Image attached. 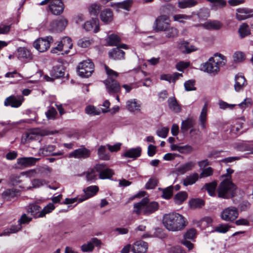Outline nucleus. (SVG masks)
I'll return each mask as SVG.
<instances>
[{
  "mask_svg": "<svg viewBox=\"0 0 253 253\" xmlns=\"http://www.w3.org/2000/svg\"><path fill=\"white\" fill-rule=\"evenodd\" d=\"M163 222L164 226L170 231L182 230L186 226L184 217L176 212L165 214Z\"/></svg>",
  "mask_w": 253,
  "mask_h": 253,
  "instance_id": "f257e3e1",
  "label": "nucleus"
},
{
  "mask_svg": "<svg viewBox=\"0 0 253 253\" xmlns=\"http://www.w3.org/2000/svg\"><path fill=\"white\" fill-rule=\"evenodd\" d=\"M231 175H223L225 178L220 183L217 188V192L219 198L229 199L236 195L237 187L232 182Z\"/></svg>",
  "mask_w": 253,
  "mask_h": 253,
  "instance_id": "f03ea898",
  "label": "nucleus"
},
{
  "mask_svg": "<svg viewBox=\"0 0 253 253\" xmlns=\"http://www.w3.org/2000/svg\"><path fill=\"white\" fill-rule=\"evenodd\" d=\"M107 78L104 81L107 92L110 94H116L121 91V87L120 84L116 80L118 74L110 69L106 65H104Z\"/></svg>",
  "mask_w": 253,
  "mask_h": 253,
  "instance_id": "7ed1b4c3",
  "label": "nucleus"
},
{
  "mask_svg": "<svg viewBox=\"0 0 253 253\" xmlns=\"http://www.w3.org/2000/svg\"><path fill=\"white\" fill-rule=\"evenodd\" d=\"M133 212L139 215L143 212L144 214L148 215L155 211L159 208V204L156 202H149L147 198H143L140 202L135 203L133 206Z\"/></svg>",
  "mask_w": 253,
  "mask_h": 253,
  "instance_id": "20e7f679",
  "label": "nucleus"
},
{
  "mask_svg": "<svg viewBox=\"0 0 253 253\" xmlns=\"http://www.w3.org/2000/svg\"><path fill=\"white\" fill-rule=\"evenodd\" d=\"M94 66L90 60L88 59L80 62L77 67V71L80 76L88 78L94 71Z\"/></svg>",
  "mask_w": 253,
  "mask_h": 253,
  "instance_id": "39448f33",
  "label": "nucleus"
},
{
  "mask_svg": "<svg viewBox=\"0 0 253 253\" xmlns=\"http://www.w3.org/2000/svg\"><path fill=\"white\" fill-rule=\"evenodd\" d=\"M53 41L51 36L46 37V38H40L33 43L34 47L41 52L47 50L50 47V43Z\"/></svg>",
  "mask_w": 253,
  "mask_h": 253,
  "instance_id": "423d86ee",
  "label": "nucleus"
},
{
  "mask_svg": "<svg viewBox=\"0 0 253 253\" xmlns=\"http://www.w3.org/2000/svg\"><path fill=\"white\" fill-rule=\"evenodd\" d=\"M68 24V20L64 17H61L51 21L49 25L48 30L52 32H61Z\"/></svg>",
  "mask_w": 253,
  "mask_h": 253,
  "instance_id": "0eeeda50",
  "label": "nucleus"
},
{
  "mask_svg": "<svg viewBox=\"0 0 253 253\" xmlns=\"http://www.w3.org/2000/svg\"><path fill=\"white\" fill-rule=\"evenodd\" d=\"M170 25L169 17L166 15H162L155 20L153 29L156 32L164 31Z\"/></svg>",
  "mask_w": 253,
  "mask_h": 253,
  "instance_id": "6e6552de",
  "label": "nucleus"
},
{
  "mask_svg": "<svg viewBox=\"0 0 253 253\" xmlns=\"http://www.w3.org/2000/svg\"><path fill=\"white\" fill-rule=\"evenodd\" d=\"M200 69L205 72L212 75H215L219 72V68L215 64V59L213 57L210 58L207 62L201 64Z\"/></svg>",
  "mask_w": 253,
  "mask_h": 253,
  "instance_id": "1a4fd4ad",
  "label": "nucleus"
},
{
  "mask_svg": "<svg viewBox=\"0 0 253 253\" xmlns=\"http://www.w3.org/2000/svg\"><path fill=\"white\" fill-rule=\"evenodd\" d=\"M73 44L71 39L68 37H64L58 43L57 45L51 50L52 52H55V50L63 51L65 54H68L69 50L72 48Z\"/></svg>",
  "mask_w": 253,
  "mask_h": 253,
  "instance_id": "9d476101",
  "label": "nucleus"
},
{
  "mask_svg": "<svg viewBox=\"0 0 253 253\" xmlns=\"http://www.w3.org/2000/svg\"><path fill=\"white\" fill-rule=\"evenodd\" d=\"M238 211L234 207L225 209L221 213V218L225 221H233L238 216Z\"/></svg>",
  "mask_w": 253,
  "mask_h": 253,
  "instance_id": "9b49d317",
  "label": "nucleus"
},
{
  "mask_svg": "<svg viewBox=\"0 0 253 253\" xmlns=\"http://www.w3.org/2000/svg\"><path fill=\"white\" fill-rule=\"evenodd\" d=\"M24 100L22 95H10L5 98L4 101L5 106H10L12 108H18L22 105Z\"/></svg>",
  "mask_w": 253,
  "mask_h": 253,
  "instance_id": "f8f14e48",
  "label": "nucleus"
},
{
  "mask_svg": "<svg viewBox=\"0 0 253 253\" xmlns=\"http://www.w3.org/2000/svg\"><path fill=\"white\" fill-rule=\"evenodd\" d=\"M39 158L34 157H23L18 158L15 164V167L17 169H22L26 167L34 165L39 160Z\"/></svg>",
  "mask_w": 253,
  "mask_h": 253,
  "instance_id": "ddd939ff",
  "label": "nucleus"
},
{
  "mask_svg": "<svg viewBox=\"0 0 253 253\" xmlns=\"http://www.w3.org/2000/svg\"><path fill=\"white\" fill-rule=\"evenodd\" d=\"M17 58L19 60L25 63H28L33 59L31 51L25 47H20L17 50Z\"/></svg>",
  "mask_w": 253,
  "mask_h": 253,
  "instance_id": "4468645a",
  "label": "nucleus"
},
{
  "mask_svg": "<svg viewBox=\"0 0 253 253\" xmlns=\"http://www.w3.org/2000/svg\"><path fill=\"white\" fill-rule=\"evenodd\" d=\"M90 152L87 149L82 147L76 149L69 154V158L86 159L89 157Z\"/></svg>",
  "mask_w": 253,
  "mask_h": 253,
  "instance_id": "2eb2a0df",
  "label": "nucleus"
},
{
  "mask_svg": "<svg viewBox=\"0 0 253 253\" xmlns=\"http://www.w3.org/2000/svg\"><path fill=\"white\" fill-rule=\"evenodd\" d=\"M99 191V188L97 186H90L84 189L83 191L84 195L80 198L79 202H82L94 196H95Z\"/></svg>",
  "mask_w": 253,
  "mask_h": 253,
  "instance_id": "dca6fc26",
  "label": "nucleus"
},
{
  "mask_svg": "<svg viewBox=\"0 0 253 253\" xmlns=\"http://www.w3.org/2000/svg\"><path fill=\"white\" fill-rule=\"evenodd\" d=\"M253 16V10L248 8H240L236 10V17L242 21Z\"/></svg>",
  "mask_w": 253,
  "mask_h": 253,
  "instance_id": "f3484780",
  "label": "nucleus"
},
{
  "mask_svg": "<svg viewBox=\"0 0 253 253\" xmlns=\"http://www.w3.org/2000/svg\"><path fill=\"white\" fill-rule=\"evenodd\" d=\"M49 9L53 14L58 15L63 12L64 5L61 0H52L49 5Z\"/></svg>",
  "mask_w": 253,
  "mask_h": 253,
  "instance_id": "a211bd4d",
  "label": "nucleus"
},
{
  "mask_svg": "<svg viewBox=\"0 0 253 253\" xmlns=\"http://www.w3.org/2000/svg\"><path fill=\"white\" fill-rule=\"evenodd\" d=\"M96 172L99 174H114L113 171L104 164L96 165L93 168L90 169V171H87L85 174H93Z\"/></svg>",
  "mask_w": 253,
  "mask_h": 253,
  "instance_id": "6ab92c4d",
  "label": "nucleus"
},
{
  "mask_svg": "<svg viewBox=\"0 0 253 253\" xmlns=\"http://www.w3.org/2000/svg\"><path fill=\"white\" fill-rule=\"evenodd\" d=\"M148 244L142 240L136 241L133 243L131 251L133 253H145L148 249Z\"/></svg>",
  "mask_w": 253,
  "mask_h": 253,
  "instance_id": "aec40b11",
  "label": "nucleus"
},
{
  "mask_svg": "<svg viewBox=\"0 0 253 253\" xmlns=\"http://www.w3.org/2000/svg\"><path fill=\"white\" fill-rule=\"evenodd\" d=\"M247 84V82L243 76L240 74L235 76L234 86L236 91L239 92L242 90Z\"/></svg>",
  "mask_w": 253,
  "mask_h": 253,
  "instance_id": "412c9836",
  "label": "nucleus"
},
{
  "mask_svg": "<svg viewBox=\"0 0 253 253\" xmlns=\"http://www.w3.org/2000/svg\"><path fill=\"white\" fill-rule=\"evenodd\" d=\"M208 104L205 103L203 107L199 117V125L203 130L207 127Z\"/></svg>",
  "mask_w": 253,
  "mask_h": 253,
  "instance_id": "4be33fe9",
  "label": "nucleus"
},
{
  "mask_svg": "<svg viewBox=\"0 0 253 253\" xmlns=\"http://www.w3.org/2000/svg\"><path fill=\"white\" fill-rule=\"evenodd\" d=\"M222 23L217 20H210L206 22L200 26L207 30H219L222 27Z\"/></svg>",
  "mask_w": 253,
  "mask_h": 253,
  "instance_id": "5701e85b",
  "label": "nucleus"
},
{
  "mask_svg": "<svg viewBox=\"0 0 253 253\" xmlns=\"http://www.w3.org/2000/svg\"><path fill=\"white\" fill-rule=\"evenodd\" d=\"M83 28L87 31L94 29V32L97 33L99 31L98 20L97 19H92L91 21H86L83 25Z\"/></svg>",
  "mask_w": 253,
  "mask_h": 253,
  "instance_id": "b1692460",
  "label": "nucleus"
},
{
  "mask_svg": "<svg viewBox=\"0 0 253 253\" xmlns=\"http://www.w3.org/2000/svg\"><path fill=\"white\" fill-rule=\"evenodd\" d=\"M64 66L61 64L55 66L50 71V75L55 79L62 77L64 75Z\"/></svg>",
  "mask_w": 253,
  "mask_h": 253,
  "instance_id": "393cba45",
  "label": "nucleus"
},
{
  "mask_svg": "<svg viewBox=\"0 0 253 253\" xmlns=\"http://www.w3.org/2000/svg\"><path fill=\"white\" fill-rule=\"evenodd\" d=\"M126 107L131 112H138L140 111L141 104L136 99H133L126 102Z\"/></svg>",
  "mask_w": 253,
  "mask_h": 253,
  "instance_id": "a878e982",
  "label": "nucleus"
},
{
  "mask_svg": "<svg viewBox=\"0 0 253 253\" xmlns=\"http://www.w3.org/2000/svg\"><path fill=\"white\" fill-rule=\"evenodd\" d=\"M165 37L169 39H173L178 37L179 32L175 27L169 25L164 31Z\"/></svg>",
  "mask_w": 253,
  "mask_h": 253,
  "instance_id": "bb28decb",
  "label": "nucleus"
},
{
  "mask_svg": "<svg viewBox=\"0 0 253 253\" xmlns=\"http://www.w3.org/2000/svg\"><path fill=\"white\" fill-rule=\"evenodd\" d=\"M141 148L140 147H137L136 148H131L126 151L125 154V157L126 158H130L133 159H136L141 156Z\"/></svg>",
  "mask_w": 253,
  "mask_h": 253,
  "instance_id": "cd10ccee",
  "label": "nucleus"
},
{
  "mask_svg": "<svg viewBox=\"0 0 253 253\" xmlns=\"http://www.w3.org/2000/svg\"><path fill=\"white\" fill-rule=\"evenodd\" d=\"M100 17L101 20L105 23H108L111 22L113 19V14L112 10L110 9H106L101 11Z\"/></svg>",
  "mask_w": 253,
  "mask_h": 253,
  "instance_id": "c85d7f7f",
  "label": "nucleus"
},
{
  "mask_svg": "<svg viewBox=\"0 0 253 253\" xmlns=\"http://www.w3.org/2000/svg\"><path fill=\"white\" fill-rule=\"evenodd\" d=\"M125 52L118 47L114 48L109 53L110 58L114 60H121L124 58Z\"/></svg>",
  "mask_w": 253,
  "mask_h": 253,
  "instance_id": "c756f323",
  "label": "nucleus"
},
{
  "mask_svg": "<svg viewBox=\"0 0 253 253\" xmlns=\"http://www.w3.org/2000/svg\"><path fill=\"white\" fill-rule=\"evenodd\" d=\"M217 188V182L213 181L211 182L206 183L203 189H205L208 192L209 195L214 197L216 195L215 191Z\"/></svg>",
  "mask_w": 253,
  "mask_h": 253,
  "instance_id": "7c9ffc66",
  "label": "nucleus"
},
{
  "mask_svg": "<svg viewBox=\"0 0 253 253\" xmlns=\"http://www.w3.org/2000/svg\"><path fill=\"white\" fill-rule=\"evenodd\" d=\"M41 208L37 204H30L27 208V211L35 217H40Z\"/></svg>",
  "mask_w": 253,
  "mask_h": 253,
  "instance_id": "2f4dec72",
  "label": "nucleus"
},
{
  "mask_svg": "<svg viewBox=\"0 0 253 253\" xmlns=\"http://www.w3.org/2000/svg\"><path fill=\"white\" fill-rule=\"evenodd\" d=\"M132 1L131 0H124L121 2L114 3L113 6H114L117 11H120V9L129 10L131 6Z\"/></svg>",
  "mask_w": 253,
  "mask_h": 253,
  "instance_id": "473e14b6",
  "label": "nucleus"
},
{
  "mask_svg": "<svg viewBox=\"0 0 253 253\" xmlns=\"http://www.w3.org/2000/svg\"><path fill=\"white\" fill-rule=\"evenodd\" d=\"M18 195L19 191L14 189H7L2 194L3 198L7 201H10Z\"/></svg>",
  "mask_w": 253,
  "mask_h": 253,
  "instance_id": "72a5a7b5",
  "label": "nucleus"
},
{
  "mask_svg": "<svg viewBox=\"0 0 253 253\" xmlns=\"http://www.w3.org/2000/svg\"><path fill=\"white\" fill-rule=\"evenodd\" d=\"M168 103L170 110L175 113L180 112L181 108L174 97H169L168 100Z\"/></svg>",
  "mask_w": 253,
  "mask_h": 253,
  "instance_id": "f704fd0d",
  "label": "nucleus"
},
{
  "mask_svg": "<svg viewBox=\"0 0 253 253\" xmlns=\"http://www.w3.org/2000/svg\"><path fill=\"white\" fill-rule=\"evenodd\" d=\"M40 136L33 132H26L25 133L22 138V141L24 143L30 142L33 140L39 139Z\"/></svg>",
  "mask_w": 253,
  "mask_h": 253,
  "instance_id": "c9c22d12",
  "label": "nucleus"
},
{
  "mask_svg": "<svg viewBox=\"0 0 253 253\" xmlns=\"http://www.w3.org/2000/svg\"><path fill=\"white\" fill-rule=\"evenodd\" d=\"M56 146L53 145H45L41 148L39 150V153L43 156L51 155V154L55 150Z\"/></svg>",
  "mask_w": 253,
  "mask_h": 253,
  "instance_id": "e433bc0d",
  "label": "nucleus"
},
{
  "mask_svg": "<svg viewBox=\"0 0 253 253\" xmlns=\"http://www.w3.org/2000/svg\"><path fill=\"white\" fill-rule=\"evenodd\" d=\"M213 57H214V58H218V59H215V64L218 66L219 70L220 69V67L224 66L227 62L226 57L220 53H215Z\"/></svg>",
  "mask_w": 253,
  "mask_h": 253,
  "instance_id": "4c0bfd02",
  "label": "nucleus"
},
{
  "mask_svg": "<svg viewBox=\"0 0 253 253\" xmlns=\"http://www.w3.org/2000/svg\"><path fill=\"white\" fill-rule=\"evenodd\" d=\"M98 157L102 160H108L110 159V155L105 146H101L99 147L97 152Z\"/></svg>",
  "mask_w": 253,
  "mask_h": 253,
  "instance_id": "58836bf2",
  "label": "nucleus"
},
{
  "mask_svg": "<svg viewBox=\"0 0 253 253\" xmlns=\"http://www.w3.org/2000/svg\"><path fill=\"white\" fill-rule=\"evenodd\" d=\"M187 198L186 192L182 191L177 193L174 197V201L177 205L181 204Z\"/></svg>",
  "mask_w": 253,
  "mask_h": 253,
  "instance_id": "ea45409f",
  "label": "nucleus"
},
{
  "mask_svg": "<svg viewBox=\"0 0 253 253\" xmlns=\"http://www.w3.org/2000/svg\"><path fill=\"white\" fill-rule=\"evenodd\" d=\"M195 164L193 162H188L182 165L177 169L178 172L181 173H185L189 170L192 169L195 166Z\"/></svg>",
  "mask_w": 253,
  "mask_h": 253,
  "instance_id": "a19ab883",
  "label": "nucleus"
},
{
  "mask_svg": "<svg viewBox=\"0 0 253 253\" xmlns=\"http://www.w3.org/2000/svg\"><path fill=\"white\" fill-rule=\"evenodd\" d=\"M197 3L196 0H183L178 2V6L180 8L191 7L196 5Z\"/></svg>",
  "mask_w": 253,
  "mask_h": 253,
  "instance_id": "79ce46f5",
  "label": "nucleus"
},
{
  "mask_svg": "<svg viewBox=\"0 0 253 253\" xmlns=\"http://www.w3.org/2000/svg\"><path fill=\"white\" fill-rule=\"evenodd\" d=\"M212 219L210 217H205L201 219L198 222V226L204 229L211 226Z\"/></svg>",
  "mask_w": 253,
  "mask_h": 253,
  "instance_id": "37998d69",
  "label": "nucleus"
},
{
  "mask_svg": "<svg viewBox=\"0 0 253 253\" xmlns=\"http://www.w3.org/2000/svg\"><path fill=\"white\" fill-rule=\"evenodd\" d=\"M194 125V122L192 119H188L183 121L181 123V129L183 132H185L192 127Z\"/></svg>",
  "mask_w": 253,
  "mask_h": 253,
  "instance_id": "c03bdc74",
  "label": "nucleus"
},
{
  "mask_svg": "<svg viewBox=\"0 0 253 253\" xmlns=\"http://www.w3.org/2000/svg\"><path fill=\"white\" fill-rule=\"evenodd\" d=\"M239 33L242 38H244L246 36L250 34V30L249 26L246 23H243L239 29Z\"/></svg>",
  "mask_w": 253,
  "mask_h": 253,
  "instance_id": "a18cd8bd",
  "label": "nucleus"
},
{
  "mask_svg": "<svg viewBox=\"0 0 253 253\" xmlns=\"http://www.w3.org/2000/svg\"><path fill=\"white\" fill-rule=\"evenodd\" d=\"M120 42V38L116 35L112 34L108 36L107 42L111 46L117 45Z\"/></svg>",
  "mask_w": 253,
  "mask_h": 253,
  "instance_id": "49530a36",
  "label": "nucleus"
},
{
  "mask_svg": "<svg viewBox=\"0 0 253 253\" xmlns=\"http://www.w3.org/2000/svg\"><path fill=\"white\" fill-rule=\"evenodd\" d=\"M189 205L191 208H200L204 205V202L200 199H193L189 201Z\"/></svg>",
  "mask_w": 253,
  "mask_h": 253,
  "instance_id": "de8ad7c7",
  "label": "nucleus"
},
{
  "mask_svg": "<svg viewBox=\"0 0 253 253\" xmlns=\"http://www.w3.org/2000/svg\"><path fill=\"white\" fill-rule=\"evenodd\" d=\"M101 6L100 4L94 3L90 5L89 11L91 15L97 16L101 10Z\"/></svg>",
  "mask_w": 253,
  "mask_h": 253,
  "instance_id": "09e8293b",
  "label": "nucleus"
},
{
  "mask_svg": "<svg viewBox=\"0 0 253 253\" xmlns=\"http://www.w3.org/2000/svg\"><path fill=\"white\" fill-rule=\"evenodd\" d=\"M54 209L53 204H48L41 211L39 214V217H43L46 214L51 212Z\"/></svg>",
  "mask_w": 253,
  "mask_h": 253,
  "instance_id": "8fccbe9b",
  "label": "nucleus"
},
{
  "mask_svg": "<svg viewBox=\"0 0 253 253\" xmlns=\"http://www.w3.org/2000/svg\"><path fill=\"white\" fill-rule=\"evenodd\" d=\"M198 178V175H190L188 176L183 180V184L185 186L193 184L196 182Z\"/></svg>",
  "mask_w": 253,
  "mask_h": 253,
  "instance_id": "3c124183",
  "label": "nucleus"
},
{
  "mask_svg": "<svg viewBox=\"0 0 253 253\" xmlns=\"http://www.w3.org/2000/svg\"><path fill=\"white\" fill-rule=\"evenodd\" d=\"M196 230L191 228L188 230L184 234L183 238L187 240H194L196 237Z\"/></svg>",
  "mask_w": 253,
  "mask_h": 253,
  "instance_id": "603ef678",
  "label": "nucleus"
},
{
  "mask_svg": "<svg viewBox=\"0 0 253 253\" xmlns=\"http://www.w3.org/2000/svg\"><path fill=\"white\" fill-rule=\"evenodd\" d=\"M85 112L89 115H98L100 114L101 111L94 106L89 105L86 107Z\"/></svg>",
  "mask_w": 253,
  "mask_h": 253,
  "instance_id": "864d4df0",
  "label": "nucleus"
},
{
  "mask_svg": "<svg viewBox=\"0 0 253 253\" xmlns=\"http://www.w3.org/2000/svg\"><path fill=\"white\" fill-rule=\"evenodd\" d=\"M181 48L182 52L184 53H189L196 50L194 45H191L189 46L187 42H183L182 44Z\"/></svg>",
  "mask_w": 253,
  "mask_h": 253,
  "instance_id": "5fc2aeb1",
  "label": "nucleus"
},
{
  "mask_svg": "<svg viewBox=\"0 0 253 253\" xmlns=\"http://www.w3.org/2000/svg\"><path fill=\"white\" fill-rule=\"evenodd\" d=\"M173 20L175 21H177L180 23H184L185 20H189L192 18L191 15H187L186 14H176L173 17Z\"/></svg>",
  "mask_w": 253,
  "mask_h": 253,
  "instance_id": "6e6d98bb",
  "label": "nucleus"
},
{
  "mask_svg": "<svg viewBox=\"0 0 253 253\" xmlns=\"http://www.w3.org/2000/svg\"><path fill=\"white\" fill-rule=\"evenodd\" d=\"M173 187L172 186H169L166 188L163 189L162 197L166 199H170L173 193Z\"/></svg>",
  "mask_w": 253,
  "mask_h": 253,
  "instance_id": "4d7b16f0",
  "label": "nucleus"
},
{
  "mask_svg": "<svg viewBox=\"0 0 253 253\" xmlns=\"http://www.w3.org/2000/svg\"><path fill=\"white\" fill-rule=\"evenodd\" d=\"M158 182V179L156 178L153 177L146 183L145 185V188L147 189H154L157 186Z\"/></svg>",
  "mask_w": 253,
  "mask_h": 253,
  "instance_id": "13d9d810",
  "label": "nucleus"
},
{
  "mask_svg": "<svg viewBox=\"0 0 253 253\" xmlns=\"http://www.w3.org/2000/svg\"><path fill=\"white\" fill-rule=\"evenodd\" d=\"M233 60L235 62H241L245 59V54L241 51H237L233 55Z\"/></svg>",
  "mask_w": 253,
  "mask_h": 253,
  "instance_id": "bf43d9fd",
  "label": "nucleus"
},
{
  "mask_svg": "<svg viewBox=\"0 0 253 253\" xmlns=\"http://www.w3.org/2000/svg\"><path fill=\"white\" fill-rule=\"evenodd\" d=\"M81 250L83 252H92L94 248V246L90 241L88 242L86 244H83L81 247Z\"/></svg>",
  "mask_w": 253,
  "mask_h": 253,
  "instance_id": "052dcab7",
  "label": "nucleus"
},
{
  "mask_svg": "<svg viewBox=\"0 0 253 253\" xmlns=\"http://www.w3.org/2000/svg\"><path fill=\"white\" fill-rule=\"evenodd\" d=\"M57 113L56 109L53 107L49 109L47 112H45V115L47 119L54 120L55 119Z\"/></svg>",
  "mask_w": 253,
  "mask_h": 253,
  "instance_id": "680f3d73",
  "label": "nucleus"
},
{
  "mask_svg": "<svg viewBox=\"0 0 253 253\" xmlns=\"http://www.w3.org/2000/svg\"><path fill=\"white\" fill-rule=\"evenodd\" d=\"M185 89L186 91L195 90L196 88L195 87V81L194 80H188L184 83Z\"/></svg>",
  "mask_w": 253,
  "mask_h": 253,
  "instance_id": "e2e57ef3",
  "label": "nucleus"
},
{
  "mask_svg": "<svg viewBox=\"0 0 253 253\" xmlns=\"http://www.w3.org/2000/svg\"><path fill=\"white\" fill-rule=\"evenodd\" d=\"M169 129L168 127H162L157 130V134L160 137L166 138L167 136Z\"/></svg>",
  "mask_w": 253,
  "mask_h": 253,
  "instance_id": "0e129e2a",
  "label": "nucleus"
},
{
  "mask_svg": "<svg viewBox=\"0 0 253 253\" xmlns=\"http://www.w3.org/2000/svg\"><path fill=\"white\" fill-rule=\"evenodd\" d=\"M190 65L188 62L180 61L176 64V68L180 72H183V70L188 68Z\"/></svg>",
  "mask_w": 253,
  "mask_h": 253,
  "instance_id": "69168bd1",
  "label": "nucleus"
},
{
  "mask_svg": "<svg viewBox=\"0 0 253 253\" xmlns=\"http://www.w3.org/2000/svg\"><path fill=\"white\" fill-rule=\"evenodd\" d=\"M192 151V147L189 145L179 146L178 147V152L180 153H189Z\"/></svg>",
  "mask_w": 253,
  "mask_h": 253,
  "instance_id": "338daca9",
  "label": "nucleus"
},
{
  "mask_svg": "<svg viewBox=\"0 0 253 253\" xmlns=\"http://www.w3.org/2000/svg\"><path fill=\"white\" fill-rule=\"evenodd\" d=\"M229 228L230 226L227 224H220L216 227L214 231L219 233H225L228 231Z\"/></svg>",
  "mask_w": 253,
  "mask_h": 253,
  "instance_id": "774afa93",
  "label": "nucleus"
}]
</instances>
